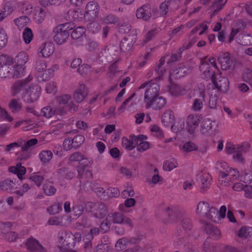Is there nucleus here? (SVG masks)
I'll list each match as a JSON object with an SVG mask.
<instances>
[{"label":"nucleus","mask_w":252,"mask_h":252,"mask_svg":"<svg viewBox=\"0 0 252 252\" xmlns=\"http://www.w3.org/2000/svg\"><path fill=\"white\" fill-rule=\"evenodd\" d=\"M169 91L172 95L177 96L181 94V88L180 86L173 83L171 84L169 88Z\"/></svg>","instance_id":"nucleus-57"},{"label":"nucleus","mask_w":252,"mask_h":252,"mask_svg":"<svg viewBox=\"0 0 252 252\" xmlns=\"http://www.w3.org/2000/svg\"><path fill=\"white\" fill-rule=\"evenodd\" d=\"M229 168L228 164L223 161H218L216 164V168L219 171L220 175H221L222 173L226 172V170H228Z\"/></svg>","instance_id":"nucleus-50"},{"label":"nucleus","mask_w":252,"mask_h":252,"mask_svg":"<svg viewBox=\"0 0 252 252\" xmlns=\"http://www.w3.org/2000/svg\"><path fill=\"white\" fill-rule=\"evenodd\" d=\"M15 182L9 179L0 181V189L3 190H11L15 188Z\"/></svg>","instance_id":"nucleus-31"},{"label":"nucleus","mask_w":252,"mask_h":252,"mask_svg":"<svg viewBox=\"0 0 252 252\" xmlns=\"http://www.w3.org/2000/svg\"><path fill=\"white\" fill-rule=\"evenodd\" d=\"M9 109L13 113H16L22 109V103L20 101L19 99H12L9 105Z\"/></svg>","instance_id":"nucleus-34"},{"label":"nucleus","mask_w":252,"mask_h":252,"mask_svg":"<svg viewBox=\"0 0 252 252\" xmlns=\"http://www.w3.org/2000/svg\"><path fill=\"white\" fill-rule=\"evenodd\" d=\"M41 112L43 116L47 118H49L54 115V108H52L51 106H48L44 107L42 109Z\"/></svg>","instance_id":"nucleus-59"},{"label":"nucleus","mask_w":252,"mask_h":252,"mask_svg":"<svg viewBox=\"0 0 252 252\" xmlns=\"http://www.w3.org/2000/svg\"><path fill=\"white\" fill-rule=\"evenodd\" d=\"M15 60L17 62V65L23 66L28 62V56L26 53L22 52L16 56Z\"/></svg>","instance_id":"nucleus-39"},{"label":"nucleus","mask_w":252,"mask_h":252,"mask_svg":"<svg viewBox=\"0 0 252 252\" xmlns=\"http://www.w3.org/2000/svg\"><path fill=\"white\" fill-rule=\"evenodd\" d=\"M13 71L12 76L13 78H18L21 77L24 72V68L22 66L16 65L13 69L11 71Z\"/></svg>","instance_id":"nucleus-47"},{"label":"nucleus","mask_w":252,"mask_h":252,"mask_svg":"<svg viewBox=\"0 0 252 252\" xmlns=\"http://www.w3.org/2000/svg\"><path fill=\"white\" fill-rule=\"evenodd\" d=\"M130 242L128 240V239L126 238H123L119 239L116 244V247L118 249V250H122L126 248V246L128 245Z\"/></svg>","instance_id":"nucleus-52"},{"label":"nucleus","mask_w":252,"mask_h":252,"mask_svg":"<svg viewBox=\"0 0 252 252\" xmlns=\"http://www.w3.org/2000/svg\"><path fill=\"white\" fill-rule=\"evenodd\" d=\"M171 0H165L160 6V14L162 15H166L168 12V6Z\"/></svg>","instance_id":"nucleus-60"},{"label":"nucleus","mask_w":252,"mask_h":252,"mask_svg":"<svg viewBox=\"0 0 252 252\" xmlns=\"http://www.w3.org/2000/svg\"><path fill=\"white\" fill-rule=\"evenodd\" d=\"M25 245L29 252H47L42 245L33 237L27 239Z\"/></svg>","instance_id":"nucleus-9"},{"label":"nucleus","mask_w":252,"mask_h":252,"mask_svg":"<svg viewBox=\"0 0 252 252\" xmlns=\"http://www.w3.org/2000/svg\"><path fill=\"white\" fill-rule=\"evenodd\" d=\"M178 166V163L175 158H170L166 160L163 164V170L170 171Z\"/></svg>","instance_id":"nucleus-35"},{"label":"nucleus","mask_w":252,"mask_h":252,"mask_svg":"<svg viewBox=\"0 0 252 252\" xmlns=\"http://www.w3.org/2000/svg\"><path fill=\"white\" fill-rule=\"evenodd\" d=\"M47 223L49 225H55L58 226H63L62 218L57 217H52L49 218Z\"/></svg>","instance_id":"nucleus-56"},{"label":"nucleus","mask_w":252,"mask_h":252,"mask_svg":"<svg viewBox=\"0 0 252 252\" xmlns=\"http://www.w3.org/2000/svg\"><path fill=\"white\" fill-rule=\"evenodd\" d=\"M250 227L243 226L242 227L238 232V236L242 238L245 239L247 237L250 233Z\"/></svg>","instance_id":"nucleus-63"},{"label":"nucleus","mask_w":252,"mask_h":252,"mask_svg":"<svg viewBox=\"0 0 252 252\" xmlns=\"http://www.w3.org/2000/svg\"><path fill=\"white\" fill-rule=\"evenodd\" d=\"M209 208V205L207 202L205 201L199 202L196 208V213L198 214H205L206 215V213Z\"/></svg>","instance_id":"nucleus-41"},{"label":"nucleus","mask_w":252,"mask_h":252,"mask_svg":"<svg viewBox=\"0 0 252 252\" xmlns=\"http://www.w3.org/2000/svg\"><path fill=\"white\" fill-rule=\"evenodd\" d=\"M205 92L204 91H200V98H195L193 100L192 105V109L195 111H199L202 108L203 102L205 101Z\"/></svg>","instance_id":"nucleus-23"},{"label":"nucleus","mask_w":252,"mask_h":252,"mask_svg":"<svg viewBox=\"0 0 252 252\" xmlns=\"http://www.w3.org/2000/svg\"><path fill=\"white\" fill-rule=\"evenodd\" d=\"M204 229L207 234L214 236L216 238H218L220 235V229L211 224L207 223L205 226Z\"/></svg>","instance_id":"nucleus-30"},{"label":"nucleus","mask_w":252,"mask_h":252,"mask_svg":"<svg viewBox=\"0 0 252 252\" xmlns=\"http://www.w3.org/2000/svg\"><path fill=\"white\" fill-rule=\"evenodd\" d=\"M82 188L87 191L89 190H94L97 195L100 196L103 193H105L106 190L101 188L99 185L97 184H92L90 183H86L82 186Z\"/></svg>","instance_id":"nucleus-18"},{"label":"nucleus","mask_w":252,"mask_h":252,"mask_svg":"<svg viewBox=\"0 0 252 252\" xmlns=\"http://www.w3.org/2000/svg\"><path fill=\"white\" fill-rule=\"evenodd\" d=\"M191 70V67L189 65L182 64L174 71V73L176 77L181 78L190 72Z\"/></svg>","instance_id":"nucleus-28"},{"label":"nucleus","mask_w":252,"mask_h":252,"mask_svg":"<svg viewBox=\"0 0 252 252\" xmlns=\"http://www.w3.org/2000/svg\"><path fill=\"white\" fill-rule=\"evenodd\" d=\"M199 178L201 183V189L204 190L208 189L211 185L212 181L210 174L207 172H201L199 174Z\"/></svg>","instance_id":"nucleus-20"},{"label":"nucleus","mask_w":252,"mask_h":252,"mask_svg":"<svg viewBox=\"0 0 252 252\" xmlns=\"http://www.w3.org/2000/svg\"><path fill=\"white\" fill-rule=\"evenodd\" d=\"M40 90V87L37 85L31 86L24 93L22 99L27 103H32L38 99Z\"/></svg>","instance_id":"nucleus-7"},{"label":"nucleus","mask_w":252,"mask_h":252,"mask_svg":"<svg viewBox=\"0 0 252 252\" xmlns=\"http://www.w3.org/2000/svg\"><path fill=\"white\" fill-rule=\"evenodd\" d=\"M87 159V158H81L79 160V165L78 166V178L79 179L83 178L84 172H85V175L86 176L88 177L90 176L92 177V174L88 170H86L85 169V165H87L89 162Z\"/></svg>","instance_id":"nucleus-19"},{"label":"nucleus","mask_w":252,"mask_h":252,"mask_svg":"<svg viewBox=\"0 0 252 252\" xmlns=\"http://www.w3.org/2000/svg\"><path fill=\"white\" fill-rule=\"evenodd\" d=\"M150 144L148 142H142L139 143L136 146V152H133L132 157H137L139 156V153H142L150 148Z\"/></svg>","instance_id":"nucleus-29"},{"label":"nucleus","mask_w":252,"mask_h":252,"mask_svg":"<svg viewBox=\"0 0 252 252\" xmlns=\"http://www.w3.org/2000/svg\"><path fill=\"white\" fill-rule=\"evenodd\" d=\"M103 21L106 24H115L118 21V18L113 14H108L104 17Z\"/></svg>","instance_id":"nucleus-53"},{"label":"nucleus","mask_w":252,"mask_h":252,"mask_svg":"<svg viewBox=\"0 0 252 252\" xmlns=\"http://www.w3.org/2000/svg\"><path fill=\"white\" fill-rule=\"evenodd\" d=\"M146 87H148V88L145 93L144 102L146 103V108H149L153 99L159 95V87L157 83H150V82H145L140 85L139 89H143Z\"/></svg>","instance_id":"nucleus-2"},{"label":"nucleus","mask_w":252,"mask_h":252,"mask_svg":"<svg viewBox=\"0 0 252 252\" xmlns=\"http://www.w3.org/2000/svg\"><path fill=\"white\" fill-rule=\"evenodd\" d=\"M58 240L59 243L62 245L61 250L64 248H71L73 247L74 242V236L69 231H62L58 234Z\"/></svg>","instance_id":"nucleus-5"},{"label":"nucleus","mask_w":252,"mask_h":252,"mask_svg":"<svg viewBox=\"0 0 252 252\" xmlns=\"http://www.w3.org/2000/svg\"><path fill=\"white\" fill-rule=\"evenodd\" d=\"M38 140L36 138L31 139L27 142L22 139L17 142L11 143L6 146L5 151L10 152L11 150H14L16 148H21L22 152L28 151L32 146L36 145Z\"/></svg>","instance_id":"nucleus-3"},{"label":"nucleus","mask_w":252,"mask_h":252,"mask_svg":"<svg viewBox=\"0 0 252 252\" xmlns=\"http://www.w3.org/2000/svg\"><path fill=\"white\" fill-rule=\"evenodd\" d=\"M219 102V97L217 94H211L210 95L209 106L211 109H216Z\"/></svg>","instance_id":"nucleus-46"},{"label":"nucleus","mask_w":252,"mask_h":252,"mask_svg":"<svg viewBox=\"0 0 252 252\" xmlns=\"http://www.w3.org/2000/svg\"><path fill=\"white\" fill-rule=\"evenodd\" d=\"M31 80V79H29V78H28L24 80H21L16 81L13 85L12 93L13 95H15L21 92L22 89L25 86L26 84Z\"/></svg>","instance_id":"nucleus-27"},{"label":"nucleus","mask_w":252,"mask_h":252,"mask_svg":"<svg viewBox=\"0 0 252 252\" xmlns=\"http://www.w3.org/2000/svg\"><path fill=\"white\" fill-rule=\"evenodd\" d=\"M238 180L246 184H250L252 181V176L249 170H244L240 174Z\"/></svg>","instance_id":"nucleus-32"},{"label":"nucleus","mask_w":252,"mask_h":252,"mask_svg":"<svg viewBox=\"0 0 252 252\" xmlns=\"http://www.w3.org/2000/svg\"><path fill=\"white\" fill-rule=\"evenodd\" d=\"M166 103V99L158 95L153 99L150 104V107H152L154 110H160L164 107Z\"/></svg>","instance_id":"nucleus-25"},{"label":"nucleus","mask_w":252,"mask_h":252,"mask_svg":"<svg viewBox=\"0 0 252 252\" xmlns=\"http://www.w3.org/2000/svg\"><path fill=\"white\" fill-rule=\"evenodd\" d=\"M42 56L44 58H47L53 54L55 51L54 44L51 42H47L42 45L40 48Z\"/></svg>","instance_id":"nucleus-16"},{"label":"nucleus","mask_w":252,"mask_h":252,"mask_svg":"<svg viewBox=\"0 0 252 252\" xmlns=\"http://www.w3.org/2000/svg\"><path fill=\"white\" fill-rule=\"evenodd\" d=\"M212 121L209 119H205L201 124L200 131L205 135H211L213 133Z\"/></svg>","instance_id":"nucleus-21"},{"label":"nucleus","mask_w":252,"mask_h":252,"mask_svg":"<svg viewBox=\"0 0 252 252\" xmlns=\"http://www.w3.org/2000/svg\"><path fill=\"white\" fill-rule=\"evenodd\" d=\"M29 19L27 16L21 17L19 18L15 19L14 22L19 29L23 28L27 25Z\"/></svg>","instance_id":"nucleus-55"},{"label":"nucleus","mask_w":252,"mask_h":252,"mask_svg":"<svg viewBox=\"0 0 252 252\" xmlns=\"http://www.w3.org/2000/svg\"><path fill=\"white\" fill-rule=\"evenodd\" d=\"M200 70H202L203 68L205 69L203 72V78L208 81L210 79L212 80V83L216 80V77L215 72L213 70L212 67L210 66L209 63L201 62V66H200Z\"/></svg>","instance_id":"nucleus-13"},{"label":"nucleus","mask_w":252,"mask_h":252,"mask_svg":"<svg viewBox=\"0 0 252 252\" xmlns=\"http://www.w3.org/2000/svg\"><path fill=\"white\" fill-rule=\"evenodd\" d=\"M47 211L52 215L59 213L62 210V205L60 203H56L47 208Z\"/></svg>","instance_id":"nucleus-49"},{"label":"nucleus","mask_w":252,"mask_h":252,"mask_svg":"<svg viewBox=\"0 0 252 252\" xmlns=\"http://www.w3.org/2000/svg\"><path fill=\"white\" fill-rule=\"evenodd\" d=\"M181 225L185 233L191 230L192 225L191 220L188 218H184L181 221Z\"/></svg>","instance_id":"nucleus-48"},{"label":"nucleus","mask_w":252,"mask_h":252,"mask_svg":"<svg viewBox=\"0 0 252 252\" xmlns=\"http://www.w3.org/2000/svg\"><path fill=\"white\" fill-rule=\"evenodd\" d=\"M213 84L219 92L226 93L228 90L229 81L225 77H221L219 81L216 79Z\"/></svg>","instance_id":"nucleus-17"},{"label":"nucleus","mask_w":252,"mask_h":252,"mask_svg":"<svg viewBox=\"0 0 252 252\" xmlns=\"http://www.w3.org/2000/svg\"><path fill=\"white\" fill-rule=\"evenodd\" d=\"M87 28L92 33H95L100 30V26L97 22H91L88 24Z\"/></svg>","instance_id":"nucleus-64"},{"label":"nucleus","mask_w":252,"mask_h":252,"mask_svg":"<svg viewBox=\"0 0 252 252\" xmlns=\"http://www.w3.org/2000/svg\"><path fill=\"white\" fill-rule=\"evenodd\" d=\"M86 29L83 27H78L73 31L71 34L72 39L77 40L80 39L86 32Z\"/></svg>","instance_id":"nucleus-36"},{"label":"nucleus","mask_w":252,"mask_h":252,"mask_svg":"<svg viewBox=\"0 0 252 252\" xmlns=\"http://www.w3.org/2000/svg\"><path fill=\"white\" fill-rule=\"evenodd\" d=\"M242 78L244 81L252 86V70L250 69L245 70L243 73Z\"/></svg>","instance_id":"nucleus-54"},{"label":"nucleus","mask_w":252,"mask_h":252,"mask_svg":"<svg viewBox=\"0 0 252 252\" xmlns=\"http://www.w3.org/2000/svg\"><path fill=\"white\" fill-rule=\"evenodd\" d=\"M250 149V145L247 142L236 145L227 142L225 144V151L228 155H233V158H242L245 156Z\"/></svg>","instance_id":"nucleus-1"},{"label":"nucleus","mask_w":252,"mask_h":252,"mask_svg":"<svg viewBox=\"0 0 252 252\" xmlns=\"http://www.w3.org/2000/svg\"><path fill=\"white\" fill-rule=\"evenodd\" d=\"M12 68L7 64H4L0 66V77L6 78L9 77L12 74Z\"/></svg>","instance_id":"nucleus-40"},{"label":"nucleus","mask_w":252,"mask_h":252,"mask_svg":"<svg viewBox=\"0 0 252 252\" xmlns=\"http://www.w3.org/2000/svg\"><path fill=\"white\" fill-rule=\"evenodd\" d=\"M53 32L55 33L54 36V40L59 45L65 42L69 35L68 32H64L63 29L58 26H56L54 29Z\"/></svg>","instance_id":"nucleus-10"},{"label":"nucleus","mask_w":252,"mask_h":252,"mask_svg":"<svg viewBox=\"0 0 252 252\" xmlns=\"http://www.w3.org/2000/svg\"><path fill=\"white\" fill-rule=\"evenodd\" d=\"M7 37L5 31L0 28V49L4 47L7 44Z\"/></svg>","instance_id":"nucleus-61"},{"label":"nucleus","mask_w":252,"mask_h":252,"mask_svg":"<svg viewBox=\"0 0 252 252\" xmlns=\"http://www.w3.org/2000/svg\"><path fill=\"white\" fill-rule=\"evenodd\" d=\"M136 15L138 19L148 21L152 16L150 5L146 4L139 7L136 11Z\"/></svg>","instance_id":"nucleus-11"},{"label":"nucleus","mask_w":252,"mask_h":252,"mask_svg":"<svg viewBox=\"0 0 252 252\" xmlns=\"http://www.w3.org/2000/svg\"><path fill=\"white\" fill-rule=\"evenodd\" d=\"M184 51V45L180 47L177 52L172 54L167 63H170L179 61L182 57V53Z\"/></svg>","instance_id":"nucleus-38"},{"label":"nucleus","mask_w":252,"mask_h":252,"mask_svg":"<svg viewBox=\"0 0 252 252\" xmlns=\"http://www.w3.org/2000/svg\"><path fill=\"white\" fill-rule=\"evenodd\" d=\"M98 13V5L94 1H91L87 3L86 6V11L84 14H81L80 18H84L88 20L94 19Z\"/></svg>","instance_id":"nucleus-8"},{"label":"nucleus","mask_w":252,"mask_h":252,"mask_svg":"<svg viewBox=\"0 0 252 252\" xmlns=\"http://www.w3.org/2000/svg\"><path fill=\"white\" fill-rule=\"evenodd\" d=\"M200 117L198 115H189L187 118V124L189 127L188 131L190 134H192L198 126Z\"/></svg>","instance_id":"nucleus-15"},{"label":"nucleus","mask_w":252,"mask_h":252,"mask_svg":"<svg viewBox=\"0 0 252 252\" xmlns=\"http://www.w3.org/2000/svg\"><path fill=\"white\" fill-rule=\"evenodd\" d=\"M161 122L164 125L167 126L173 122L174 120V113L171 110H166L161 116Z\"/></svg>","instance_id":"nucleus-26"},{"label":"nucleus","mask_w":252,"mask_h":252,"mask_svg":"<svg viewBox=\"0 0 252 252\" xmlns=\"http://www.w3.org/2000/svg\"><path fill=\"white\" fill-rule=\"evenodd\" d=\"M183 150L184 152H190L193 151L197 150V147L194 143L188 142L183 145Z\"/></svg>","instance_id":"nucleus-58"},{"label":"nucleus","mask_w":252,"mask_h":252,"mask_svg":"<svg viewBox=\"0 0 252 252\" xmlns=\"http://www.w3.org/2000/svg\"><path fill=\"white\" fill-rule=\"evenodd\" d=\"M45 16L44 10L42 8H40L35 10L33 15V18L35 22L40 23L44 20Z\"/></svg>","instance_id":"nucleus-33"},{"label":"nucleus","mask_w":252,"mask_h":252,"mask_svg":"<svg viewBox=\"0 0 252 252\" xmlns=\"http://www.w3.org/2000/svg\"><path fill=\"white\" fill-rule=\"evenodd\" d=\"M218 60L223 70L229 69L234 66V63L232 60L229 58L228 54H225L222 57H220Z\"/></svg>","instance_id":"nucleus-22"},{"label":"nucleus","mask_w":252,"mask_h":252,"mask_svg":"<svg viewBox=\"0 0 252 252\" xmlns=\"http://www.w3.org/2000/svg\"><path fill=\"white\" fill-rule=\"evenodd\" d=\"M218 210L213 207L208 209L206 213V217L214 221H216V218H218Z\"/></svg>","instance_id":"nucleus-42"},{"label":"nucleus","mask_w":252,"mask_h":252,"mask_svg":"<svg viewBox=\"0 0 252 252\" xmlns=\"http://www.w3.org/2000/svg\"><path fill=\"white\" fill-rule=\"evenodd\" d=\"M228 176H230L232 180H238L239 176L240 175L239 172L235 169H232L229 168L228 170H226V172Z\"/></svg>","instance_id":"nucleus-62"},{"label":"nucleus","mask_w":252,"mask_h":252,"mask_svg":"<svg viewBox=\"0 0 252 252\" xmlns=\"http://www.w3.org/2000/svg\"><path fill=\"white\" fill-rule=\"evenodd\" d=\"M154 171L155 174L152 176L151 180L149 181V184L161 185L163 183V178L158 175V168H154Z\"/></svg>","instance_id":"nucleus-37"},{"label":"nucleus","mask_w":252,"mask_h":252,"mask_svg":"<svg viewBox=\"0 0 252 252\" xmlns=\"http://www.w3.org/2000/svg\"><path fill=\"white\" fill-rule=\"evenodd\" d=\"M9 171L17 174L18 178L22 180L23 176L26 173V169L25 167L21 166V163H17L15 166L9 167Z\"/></svg>","instance_id":"nucleus-24"},{"label":"nucleus","mask_w":252,"mask_h":252,"mask_svg":"<svg viewBox=\"0 0 252 252\" xmlns=\"http://www.w3.org/2000/svg\"><path fill=\"white\" fill-rule=\"evenodd\" d=\"M123 216L122 213L119 212L110 213L105 220L101 223L100 229L104 232H106L109 229L112 223H122Z\"/></svg>","instance_id":"nucleus-4"},{"label":"nucleus","mask_w":252,"mask_h":252,"mask_svg":"<svg viewBox=\"0 0 252 252\" xmlns=\"http://www.w3.org/2000/svg\"><path fill=\"white\" fill-rule=\"evenodd\" d=\"M84 141L85 138L82 135H77L73 138H71L72 144H73L74 148L79 147L83 143Z\"/></svg>","instance_id":"nucleus-45"},{"label":"nucleus","mask_w":252,"mask_h":252,"mask_svg":"<svg viewBox=\"0 0 252 252\" xmlns=\"http://www.w3.org/2000/svg\"><path fill=\"white\" fill-rule=\"evenodd\" d=\"M88 90L87 88L84 84H82L75 91L73 97L77 102L80 103L84 100L88 95Z\"/></svg>","instance_id":"nucleus-14"},{"label":"nucleus","mask_w":252,"mask_h":252,"mask_svg":"<svg viewBox=\"0 0 252 252\" xmlns=\"http://www.w3.org/2000/svg\"><path fill=\"white\" fill-rule=\"evenodd\" d=\"M33 38V33L31 29L26 28L23 32V38L26 44L30 43Z\"/></svg>","instance_id":"nucleus-43"},{"label":"nucleus","mask_w":252,"mask_h":252,"mask_svg":"<svg viewBox=\"0 0 252 252\" xmlns=\"http://www.w3.org/2000/svg\"><path fill=\"white\" fill-rule=\"evenodd\" d=\"M87 206L91 208L93 215L96 218L102 219L108 213L107 207L103 203L89 202Z\"/></svg>","instance_id":"nucleus-6"},{"label":"nucleus","mask_w":252,"mask_h":252,"mask_svg":"<svg viewBox=\"0 0 252 252\" xmlns=\"http://www.w3.org/2000/svg\"><path fill=\"white\" fill-rule=\"evenodd\" d=\"M235 181L234 180H232V178L228 176L227 173H222L221 175H219V182L220 184L223 185L224 186H229L230 182H233Z\"/></svg>","instance_id":"nucleus-44"},{"label":"nucleus","mask_w":252,"mask_h":252,"mask_svg":"<svg viewBox=\"0 0 252 252\" xmlns=\"http://www.w3.org/2000/svg\"><path fill=\"white\" fill-rule=\"evenodd\" d=\"M43 190L44 193L48 196L53 195L56 192V188L49 184L44 185Z\"/></svg>","instance_id":"nucleus-51"},{"label":"nucleus","mask_w":252,"mask_h":252,"mask_svg":"<svg viewBox=\"0 0 252 252\" xmlns=\"http://www.w3.org/2000/svg\"><path fill=\"white\" fill-rule=\"evenodd\" d=\"M136 38L134 36L128 35L124 37L120 43V47L122 52L127 53L131 51Z\"/></svg>","instance_id":"nucleus-12"}]
</instances>
